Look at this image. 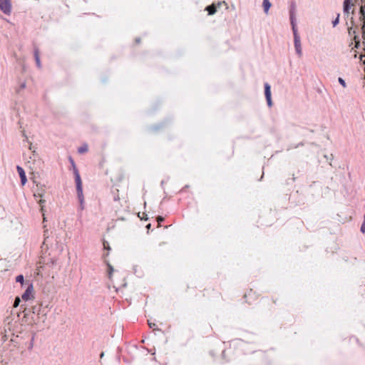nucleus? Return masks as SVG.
<instances>
[{
    "mask_svg": "<svg viewBox=\"0 0 365 365\" xmlns=\"http://www.w3.org/2000/svg\"><path fill=\"white\" fill-rule=\"evenodd\" d=\"M71 162L73 166L78 197L79 199V201H80V203L81 205V209H83V204L84 199H83V187H82V182H81L80 174H79L78 169L75 166L73 160L71 158Z\"/></svg>",
    "mask_w": 365,
    "mask_h": 365,
    "instance_id": "nucleus-1",
    "label": "nucleus"
},
{
    "mask_svg": "<svg viewBox=\"0 0 365 365\" xmlns=\"http://www.w3.org/2000/svg\"><path fill=\"white\" fill-rule=\"evenodd\" d=\"M26 284H27V287H26L25 292H24V294L21 295V298L24 301H29V299H31L32 298V292L34 290V287H33L32 283L27 282Z\"/></svg>",
    "mask_w": 365,
    "mask_h": 365,
    "instance_id": "nucleus-3",
    "label": "nucleus"
},
{
    "mask_svg": "<svg viewBox=\"0 0 365 365\" xmlns=\"http://www.w3.org/2000/svg\"><path fill=\"white\" fill-rule=\"evenodd\" d=\"M21 88H25V87H26V83H24L21 86Z\"/></svg>",
    "mask_w": 365,
    "mask_h": 365,
    "instance_id": "nucleus-29",
    "label": "nucleus"
},
{
    "mask_svg": "<svg viewBox=\"0 0 365 365\" xmlns=\"http://www.w3.org/2000/svg\"><path fill=\"white\" fill-rule=\"evenodd\" d=\"M38 203L41 205V211L43 212V204L45 203V200L41 199L39 200Z\"/></svg>",
    "mask_w": 365,
    "mask_h": 365,
    "instance_id": "nucleus-23",
    "label": "nucleus"
},
{
    "mask_svg": "<svg viewBox=\"0 0 365 365\" xmlns=\"http://www.w3.org/2000/svg\"><path fill=\"white\" fill-rule=\"evenodd\" d=\"M103 247H104V249H106V250H110L109 245L107 242H103Z\"/></svg>",
    "mask_w": 365,
    "mask_h": 365,
    "instance_id": "nucleus-24",
    "label": "nucleus"
},
{
    "mask_svg": "<svg viewBox=\"0 0 365 365\" xmlns=\"http://www.w3.org/2000/svg\"><path fill=\"white\" fill-rule=\"evenodd\" d=\"M360 230H361V232L362 233L365 232V224H364V222H363V224L361 225Z\"/></svg>",
    "mask_w": 365,
    "mask_h": 365,
    "instance_id": "nucleus-26",
    "label": "nucleus"
},
{
    "mask_svg": "<svg viewBox=\"0 0 365 365\" xmlns=\"http://www.w3.org/2000/svg\"><path fill=\"white\" fill-rule=\"evenodd\" d=\"M361 33H362L363 43L365 44V24H364V22H363V24H362Z\"/></svg>",
    "mask_w": 365,
    "mask_h": 365,
    "instance_id": "nucleus-16",
    "label": "nucleus"
},
{
    "mask_svg": "<svg viewBox=\"0 0 365 365\" xmlns=\"http://www.w3.org/2000/svg\"><path fill=\"white\" fill-rule=\"evenodd\" d=\"M20 302H21L20 298L19 297H16L14 304V307H17L19 306Z\"/></svg>",
    "mask_w": 365,
    "mask_h": 365,
    "instance_id": "nucleus-21",
    "label": "nucleus"
},
{
    "mask_svg": "<svg viewBox=\"0 0 365 365\" xmlns=\"http://www.w3.org/2000/svg\"><path fill=\"white\" fill-rule=\"evenodd\" d=\"M354 40L355 41V43H356L355 47L356 48H359V44H360V41H359L357 36L354 35Z\"/></svg>",
    "mask_w": 365,
    "mask_h": 365,
    "instance_id": "nucleus-18",
    "label": "nucleus"
},
{
    "mask_svg": "<svg viewBox=\"0 0 365 365\" xmlns=\"http://www.w3.org/2000/svg\"><path fill=\"white\" fill-rule=\"evenodd\" d=\"M339 14H338L336 18L332 21V25L334 27H335L339 24Z\"/></svg>",
    "mask_w": 365,
    "mask_h": 365,
    "instance_id": "nucleus-17",
    "label": "nucleus"
},
{
    "mask_svg": "<svg viewBox=\"0 0 365 365\" xmlns=\"http://www.w3.org/2000/svg\"><path fill=\"white\" fill-rule=\"evenodd\" d=\"M294 44L296 53L297 54L299 58H301L302 56V47L300 38H294Z\"/></svg>",
    "mask_w": 365,
    "mask_h": 365,
    "instance_id": "nucleus-5",
    "label": "nucleus"
},
{
    "mask_svg": "<svg viewBox=\"0 0 365 365\" xmlns=\"http://www.w3.org/2000/svg\"><path fill=\"white\" fill-rule=\"evenodd\" d=\"M262 6L264 8V13L266 14H267L269 12V10L272 6V4L270 3V1L269 0H263Z\"/></svg>",
    "mask_w": 365,
    "mask_h": 365,
    "instance_id": "nucleus-11",
    "label": "nucleus"
},
{
    "mask_svg": "<svg viewBox=\"0 0 365 365\" xmlns=\"http://www.w3.org/2000/svg\"><path fill=\"white\" fill-rule=\"evenodd\" d=\"M135 41H136L137 43H139V42L140 41V39L139 38H137L135 39Z\"/></svg>",
    "mask_w": 365,
    "mask_h": 365,
    "instance_id": "nucleus-28",
    "label": "nucleus"
},
{
    "mask_svg": "<svg viewBox=\"0 0 365 365\" xmlns=\"http://www.w3.org/2000/svg\"><path fill=\"white\" fill-rule=\"evenodd\" d=\"M205 9L207 11L209 15H213L216 12V7L214 4L207 6Z\"/></svg>",
    "mask_w": 365,
    "mask_h": 365,
    "instance_id": "nucleus-12",
    "label": "nucleus"
},
{
    "mask_svg": "<svg viewBox=\"0 0 365 365\" xmlns=\"http://www.w3.org/2000/svg\"><path fill=\"white\" fill-rule=\"evenodd\" d=\"M103 355H104V354H103V353H102V354H101V357H103Z\"/></svg>",
    "mask_w": 365,
    "mask_h": 365,
    "instance_id": "nucleus-32",
    "label": "nucleus"
},
{
    "mask_svg": "<svg viewBox=\"0 0 365 365\" xmlns=\"http://www.w3.org/2000/svg\"><path fill=\"white\" fill-rule=\"evenodd\" d=\"M0 10L6 15L11 13V4L10 0H0Z\"/></svg>",
    "mask_w": 365,
    "mask_h": 365,
    "instance_id": "nucleus-2",
    "label": "nucleus"
},
{
    "mask_svg": "<svg viewBox=\"0 0 365 365\" xmlns=\"http://www.w3.org/2000/svg\"><path fill=\"white\" fill-rule=\"evenodd\" d=\"M34 57H35L36 66L38 68H40L41 67V61H40L39 51L37 48H35V49H34Z\"/></svg>",
    "mask_w": 365,
    "mask_h": 365,
    "instance_id": "nucleus-10",
    "label": "nucleus"
},
{
    "mask_svg": "<svg viewBox=\"0 0 365 365\" xmlns=\"http://www.w3.org/2000/svg\"><path fill=\"white\" fill-rule=\"evenodd\" d=\"M43 215H44V214H43ZM43 221L44 222L46 221V219L45 216H43Z\"/></svg>",
    "mask_w": 365,
    "mask_h": 365,
    "instance_id": "nucleus-30",
    "label": "nucleus"
},
{
    "mask_svg": "<svg viewBox=\"0 0 365 365\" xmlns=\"http://www.w3.org/2000/svg\"><path fill=\"white\" fill-rule=\"evenodd\" d=\"M88 145L86 144H84L82 146H81L80 148H78V152L79 153H84L88 151Z\"/></svg>",
    "mask_w": 365,
    "mask_h": 365,
    "instance_id": "nucleus-14",
    "label": "nucleus"
},
{
    "mask_svg": "<svg viewBox=\"0 0 365 365\" xmlns=\"http://www.w3.org/2000/svg\"><path fill=\"white\" fill-rule=\"evenodd\" d=\"M16 282H19V283H21L23 285L24 284V276L22 274H19V275L16 276Z\"/></svg>",
    "mask_w": 365,
    "mask_h": 365,
    "instance_id": "nucleus-15",
    "label": "nucleus"
},
{
    "mask_svg": "<svg viewBox=\"0 0 365 365\" xmlns=\"http://www.w3.org/2000/svg\"><path fill=\"white\" fill-rule=\"evenodd\" d=\"M289 18H290V21H296L295 7L294 5L292 6V9L289 11Z\"/></svg>",
    "mask_w": 365,
    "mask_h": 365,
    "instance_id": "nucleus-13",
    "label": "nucleus"
},
{
    "mask_svg": "<svg viewBox=\"0 0 365 365\" xmlns=\"http://www.w3.org/2000/svg\"><path fill=\"white\" fill-rule=\"evenodd\" d=\"M361 6L359 10L360 19L364 22L365 24V0H360Z\"/></svg>",
    "mask_w": 365,
    "mask_h": 365,
    "instance_id": "nucleus-7",
    "label": "nucleus"
},
{
    "mask_svg": "<svg viewBox=\"0 0 365 365\" xmlns=\"http://www.w3.org/2000/svg\"><path fill=\"white\" fill-rule=\"evenodd\" d=\"M29 149L30 150H32V145L31 144L30 146H29Z\"/></svg>",
    "mask_w": 365,
    "mask_h": 365,
    "instance_id": "nucleus-31",
    "label": "nucleus"
},
{
    "mask_svg": "<svg viewBox=\"0 0 365 365\" xmlns=\"http://www.w3.org/2000/svg\"><path fill=\"white\" fill-rule=\"evenodd\" d=\"M150 224L148 225L147 227L150 228Z\"/></svg>",
    "mask_w": 365,
    "mask_h": 365,
    "instance_id": "nucleus-33",
    "label": "nucleus"
},
{
    "mask_svg": "<svg viewBox=\"0 0 365 365\" xmlns=\"http://www.w3.org/2000/svg\"><path fill=\"white\" fill-rule=\"evenodd\" d=\"M148 325H149V327H150L151 329H157V325H156V324L153 323V322H150V321H148Z\"/></svg>",
    "mask_w": 365,
    "mask_h": 365,
    "instance_id": "nucleus-22",
    "label": "nucleus"
},
{
    "mask_svg": "<svg viewBox=\"0 0 365 365\" xmlns=\"http://www.w3.org/2000/svg\"><path fill=\"white\" fill-rule=\"evenodd\" d=\"M356 34V31L354 29H353L351 27L349 29V35H352V34Z\"/></svg>",
    "mask_w": 365,
    "mask_h": 365,
    "instance_id": "nucleus-25",
    "label": "nucleus"
},
{
    "mask_svg": "<svg viewBox=\"0 0 365 365\" xmlns=\"http://www.w3.org/2000/svg\"><path fill=\"white\" fill-rule=\"evenodd\" d=\"M164 220V218L161 216H159L158 217V222L160 223V222H163Z\"/></svg>",
    "mask_w": 365,
    "mask_h": 365,
    "instance_id": "nucleus-27",
    "label": "nucleus"
},
{
    "mask_svg": "<svg viewBox=\"0 0 365 365\" xmlns=\"http://www.w3.org/2000/svg\"><path fill=\"white\" fill-rule=\"evenodd\" d=\"M363 56V55H361L360 58L362 59Z\"/></svg>",
    "mask_w": 365,
    "mask_h": 365,
    "instance_id": "nucleus-34",
    "label": "nucleus"
},
{
    "mask_svg": "<svg viewBox=\"0 0 365 365\" xmlns=\"http://www.w3.org/2000/svg\"><path fill=\"white\" fill-rule=\"evenodd\" d=\"M16 169L21 178V185H24L27 181L25 171L21 166L19 165L16 167Z\"/></svg>",
    "mask_w": 365,
    "mask_h": 365,
    "instance_id": "nucleus-6",
    "label": "nucleus"
},
{
    "mask_svg": "<svg viewBox=\"0 0 365 365\" xmlns=\"http://www.w3.org/2000/svg\"><path fill=\"white\" fill-rule=\"evenodd\" d=\"M352 0H344V13H349V9L353 6L351 3Z\"/></svg>",
    "mask_w": 365,
    "mask_h": 365,
    "instance_id": "nucleus-9",
    "label": "nucleus"
},
{
    "mask_svg": "<svg viewBox=\"0 0 365 365\" xmlns=\"http://www.w3.org/2000/svg\"><path fill=\"white\" fill-rule=\"evenodd\" d=\"M108 267L109 269L108 277H109V278H110L112 273L113 272V267L110 264H108Z\"/></svg>",
    "mask_w": 365,
    "mask_h": 365,
    "instance_id": "nucleus-20",
    "label": "nucleus"
},
{
    "mask_svg": "<svg viewBox=\"0 0 365 365\" xmlns=\"http://www.w3.org/2000/svg\"><path fill=\"white\" fill-rule=\"evenodd\" d=\"M290 23H291L292 29L293 31L294 39L300 38V36L298 33V30L297 28V21H290Z\"/></svg>",
    "mask_w": 365,
    "mask_h": 365,
    "instance_id": "nucleus-8",
    "label": "nucleus"
},
{
    "mask_svg": "<svg viewBox=\"0 0 365 365\" xmlns=\"http://www.w3.org/2000/svg\"><path fill=\"white\" fill-rule=\"evenodd\" d=\"M339 81V83L344 87V88H346V82L342 78H339L338 79Z\"/></svg>",
    "mask_w": 365,
    "mask_h": 365,
    "instance_id": "nucleus-19",
    "label": "nucleus"
},
{
    "mask_svg": "<svg viewBox=\"0 0 365 365\" xmlns=\"http://www.w3.org/2000/svg\"><path fill=\"white\" fill-rule=\"evenodd\" d=\"M264 95L267 100V106L271 107L272 101L271 98V86L268 83H264Z\"/></svg>",
    "mask_w": 365,
    "mask_h": 365,
    "instance_id": "nucleus-4",
    "label": "nucleus"
}]
</instances>
